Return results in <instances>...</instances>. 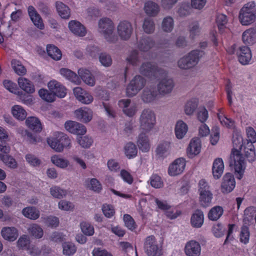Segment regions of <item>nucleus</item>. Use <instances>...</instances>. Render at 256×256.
Returning a JSON list of instances; mask_svg holds the SVG:
<instances>
[{"label": "nucleus", "mask_w": 256, "mask_h": 256, "mask_svg": "<svg viewBox=\"0 0 256 256\" xmlns=\"http://www.w3.org/2000/svg\"><path fill=\"white\" fill-rule=\"evenodd\" d=\"M154 46V42L149 38H144L138 42V48L141 52H147Z\"/></svg>", "instance_id": "nucleus-45"}, {"label": "nucleus", "mask_w": 256, "mask_h": 256, "mask_svg": "<svg viewBox=\"0 0 256 256\" xmlns=\"http://www.w3.org/2000/svg\"><path fill=\"white\" fill-rule=\"evenodd\" d=\"M144 83L145 80L142 76H135L127 87V96H132L136 94L144 86Z\"/></svg>", "instance_id": "nucleus-11"}, {"label": "nucleus", "mask_w": 256, "mask_h": 256, "mask_svg": "<svg viewBox=\"0 0 256 256\" xmlns=\"http://www.w3.org/2000/svg\"><path fill=\"white\" fill-rule=\"evenodd\" d=\"M0 160L10 168L14 169L18 167L16 160L10 155L4 156L0 154Z\"/></svg>", "instance_id": "nucleus-50"}, {"label": "nucleus", "mask_w": 256, "mask_h": 256, "mask_svg": "<svg viewBox=\"0 0 256 256\" xmlns=\"http://www.w3.org/2000/svg\"><path fill=\"white\" fill-rule=\"evenodd\" d=\"M26 125L30 130L36 132H40L42 129L40 120L35 116H29L26 120Z\"/></svg>", "instance_id": "nucleus-30"}, {"label": "nucleus", "mask_w": 256, "mask_h": 256, "mask_svg": "<svg viewBox=\"0 0 256 256\" xmlns=\"http://www.w3.org/2000/svg\"><path fill=\"white\" fill-rule=\"evenodd\" d=\"M28 233L36 238H40L44 235V231L40 226L34 224L30 226L28 228Z\"/></svg>", "instance_id": "nucleus-43"}, {"label": "nucleus", "mask_w": 256, "mask_h": 256, "mask_svg": "<svg viewBox=\"0 0 256 256\" xmlns=\"http://www.w3.org/2000/svg\"><path fill=\"white\" fill-rule=\"evenodd\" d=\"M0 234L4 240L8 242H14L18 236V230L14 226H4L2 228Z\"/></svg>", "instance_id": "nucleus-20"}, {"label": "nucleus", "mask_w": 256, "mask_h": 256, "mask_svg": "<svg viewBox=\"0 0 256 256\" xmlns=\"http://www.w3.org/2000/svg\"><path fill=\"white\" fill-rule=\"evenodd\" d=\"M184 252L187 256H200L201 246L200 243L194 240L188 242L184 246Z\"/></svg>", "instance_id": "nucleus-17"}, {"label": "nucleus", "mask_w": 256, "mask_h": 256, "mask_svg": "<svg viewBox=\"0 0 256 256\" xmlns=\"http://www.w3.org/2000/svg\"><path fill=\"white\" fill-rule=\"evenodd\" d=\"M156 124V116L154 112L150 110H144L139 118L140 132H150Z\"/></svg>", "instance_id": "nucleus-3"}, {"label": "nucleus", "mask_w": 256, "mask_h": 256, "mask_svg": "<svg viewBox=\"0 0 256 256\" xmlns=\"http://www.w3.org/2000/svg\"><path fill=\"white\" fill-rule=\"evenodd\" d=\"M239 20L242 26L253 24L256 20V5L254 2L246 4L239 13Z\"/></svg>", "instance_id": "nucleus-4"}, {"label": "nucleus", "mask_w": 256, "mask_h": 256, "mask_svg": "<svg viewBox=\"0 0 256 256\" xmlns=\"http://www.w3.org/2000/svg\"><path fill=\"white\" fill-rule=\"evenodd\" d=\"M224 212L223 208L220 206L212 208L208 214V218L210 220H216L222 216Z\"/></svg>", "instance_id": "nucleus-49"}, {"label": "nucleus", "mask_w": 256, "mask_h": 256, "mask_svg": "<svg viewBox=\"0 0 256 256\" xmlns=\"http://www.w3.org/2000/svg\"><path fill=\"white\" fill-rule=\"evenodd\" d=\"M28 11L30 20L34 25L39 29L43 30L44 26L42 20L34 8L32 6H29L28 8Z\"/></svg>", "instance_id": "nucleus-25"}, {"label": "nucleus", "mask_w": 256, "mask_h": 256, "mask_svg": "<svg viewBox=\"0 0 256 256\" xmlns=\"http://www.w3.org/2000/svg\"><path fill=\"white\" fill-rule=\"evenodd\" d=\"M144 10L146 13L150 16H156L160 10L158 5L152 1H148L144 4Z\"/></svg>", "instance_id": "nucleus-40"}, {"label": "nucleus", "mask_w": 256, "mask_h": 256, "mask_svg": "<svg viewBox=\"0 0 256 256\" xmlns=\"http://www.w3.org/2000/svg\"><path fill=\"white\" fill-rule=\"evenodd\" d=\"M76 118L84 122H90L93 116V112L90 108L85 107L78 108L74 111Z\"/></svg>", "instance_id": "nucleus-19"}, {"label": "nucleus", "mask_w": 256, "mask_h": 256, "mask_svg": "<svg viewBox=\"0 0 256 256\" xmlns=\"http://www.w3.org/2000/svg\"><path fill=\"white\" fill-rule=\"evenodd\" d=\"M16 95L18 96L17 100L26 106H32L34 103V99L31 95L26 94L21 91L18 92Z\"/></svg>", "instance_id": "nucleus-46"}, {"label": "nucleus", "mask_w": 256, "mask_h": 256, "mask_svg": "<svg viewBox=\"0 0 256 256\" xmlns=\"http://www.w3.org/2000/svg\"><path fill=\"white\" fill-rule=\"evenodd\" d=\"M78 74L79 78L80 77L84 82L87 85L92 86L95 84V78L89 70L84 68H80L78 69Z\"/></svg>", "instance_id": "nucleus-28"}, {"label": "nucleus", "mask_w": 256, "mask_h": 256, "mask_svg": "<svg viewBox=\"0 0 256 256\" xmlns=\"http://www.w3.org/2000/svg\"><path fill=\"white\" fill-rule=\"evenodd\" d=\"M58 208L63 211L70 212L74 210V205L68 200H63L58 202Z\"/></svg>", "instance_id": "nucleus-58"}, {"label": "nucleus", "mask_w": 256, "mask_h": 256, "mask_svg": "<svg viewBox=\"0 0 256 256\" xmlns=\"http://www.w3.org/2000/svg\"><path fill=\"white\" fill-rule=\"evenodd\" d=\"M25 158L26 162L32 166H38L41 164L40 160L34 154H28L26 155Z\"/></svg>", "instance_id": "nucleus-63"}, {"label": "nucleus", "mask_w": 256, "mask_h": 256, "mask_svg": "<svg viewBox=\"0 0 256 256\" xmlns=\"http://www.w3.org/2000/svg\"><path fill=\"white\" fill-rule=\"evenodd\" d=\"M188 130V126L182 120H178L175 125L174 134L178 140L182 139L186 135Z\"/></svg>", "instance_id": "nucleus-33"}, {"label": "nucleus", "mask_w": 256, "mask_h": 256, "mask_svg": "<svg viewBox=\"0 0 256 256\" xmlns=\"http://www.w3.org/2000/svg\"><path fill=\"white\" fill-rule=\"evenodd\" d=\"M118 106L122 108L123 112L128 116H134L136 111V106L134 104H131L128 99L120 100L118 103Z\"/></svg>", "instance_id": "nucleus-18"}, {"label": "nucleus", "mask_w": 256, "mask_h": 256, "mask_svg": "<svg viewBox=\"0 0 256 256\" xmlns=\"http://www.w3.org/2000/svg\"><path fill=\"white\" fill-rule=\"evenodd\" d=\"M102 211L104 216L107 218H112L115 214L114 206L110 204H105L102 206Z\"/></svg>", "instance_id": "nucleus-62"}, {"label": "nucleus", "mask_w": 256, "mask_h": 256, "mask_svg": "<svg viewBox=\"0 0 256 256\" xmlns=\"http://www.w3.org/2000/svg\"><path fill=\"white\" fill-rule=\"evenodd\" d=\"M85 186L96 193H100L102 190L100 182L96 178H87L84 182Z\"/></svg>", "instance_id": "nucleus-35"}, {"label": "nucleus", "mask_w": 256, "mask_h": 256, "mask_svg": "<svg viewBox=\"0 0 256 256\" xmlns=\"http://www.w3.org/2000/svg\"><path fill=\"white\" fill-rule=\"evenodd\" d=\"M140 72L150 78H162L158 85V90L160 94L164 95L172 91L174 88L173 80L166 76V73L162 68L150 63L144 62L140 66Z\"/></svg>", "instance_id": "nucleus-2"}, {"label": "nucleus", "mask_w": 256, "mask_h": 256, "mask_svg": "<svg viewBox=\"0 0 256 256\" xmlns=\"http://www.w3.org/2000/svg\"><path fill=\"white\" fill-rule=\"evenodd\" d=\"M220 128L217 126H213L210 134V142L213 145H216L220 140Z\"/></svg>", "instance_id": "nucleus-60"}, {"label": "nucleus", "mask_w": 256, "mask_h": 256, "mask_svg": "<svg viewBox=\"0 0 256 256\" xmlns=\"http://www.w3.org/2000/svg\"><path fill=\"white\" fill-rule=\"evenodd\" d=\"M62 252L64 255L70 256L74 254L76 250L75 244L71 242H65L62 244Z\"/></svg>", "instance_id": "nucleus-53"}, {"label": "nucleus", "mask_w": 256, "mask_h": 256, "mask_svg": "<svg viewBox=\"0 0 256 256\" xmlns=\"http://www.w3.org/2000/svg\"><path fill=\"white\" fill-rule=\"evenodd\" d=\"M202 148V142L197 137L192 138L186 148V154L190 158H192L198 155Z\"/></svg>", "instance_id": "nucleus-16"}, {"label": "nucleus", "mask_w": 256, "mask_h": 256, "mask_svg": "<svg viewBox=\"0 0 256 256\" xmlns=\"http://www.w3.org/2000/svg\"><path fill=\"white\" fill-rule=\"evenodd\" d=\"M124 152L126 156L129 158L135 156L137 154V148L135 144L132 143H128L124 147Z\"/></svg>", "instance_id": "nucleus-61"}, {"label": "nucleus", "mask_w": 256, "mask_h": 256, "mask_svg": "<svg viewBox=\"0 0 256 256\" xmlns=\"http://www.w3.org/2000/svg\"><path fill=\"white\" fill-rule=\"evenodd\" d=\"M224 166L223 160L220 158H215L212 166V173L214 179L218 180L224 173Z\"/></svg>", "instance_id": "nucleus-22"}, {"label": "nucleus", "mask_w": 256, "mask_h": 256, "mask_svg": "<svg viewBox=\"0 0 256 256\" xmlns=\"http://www.w3.org/2000/svg\"><path fill=\"white\" fill-rule=\"evenodd\" d=\"M18 83L19 87L25 92L32 94L35 92V87L32 82L28 79L20 77L18 80Z\"/></svg>", "instance_id": "nucleus-26"}, {"label": "nucleus", "mask_w": 256, "mask_h": 256, "mask_svg": "<svg viewBox=\"0 0 256 256\" xmlns=\"http://www.w3.org/2000/svg\"><path fill=\"white\" fill-rule=\"evenodd\" d=\"M22 214L26 218L36 220L40 216V211L34 206H28L22 210Z\"/></svg>", "instance_id": "nucleus-39"}, {"label": "nucleus", "mask_w": 256, "mask_h": 256, "mask_svg": "<svg viewBox=\"0 0 256 256\" xmlns=\"http://www.w3.org/2000/svg\"><path fill=\"white\" fill-rule=\"evenodd\" d=\"M80 226L81 231L84 235L92 236L94 234V228L90 222L82 221L80 223Z\"/></svg>", "instance_id": "nucleus-51"}, {"label": "nucleus", "mask_w": 256, "mask_h": 256, "mask_svg": "<svg viewBox=\"0 0 256 256\" xmlns=\"http://www.w3.org/2000/svg\"><path fill=\"white\" fill-rule=\"evenodd\" d=\"M145 252L148 256H162V248L153 236H148L144 243Z\"/></svg>", "instance_id": "nucleus-7"}, {"label": "nucleus", "mask_w": 256, "mask_h": 256, "mask_svg": "<svg viewBox=\"0 0 256 256\" xmlns=\"http://www.w3.org/2000/svg\"><path fill=\"white\" fill-rule=\"evenodd\" d=\"M238 55L240 62L243 65L249 64L252 60V52L248 46L240 47L238 52Z\"/></svg>", "instance_id": "nucleus-21"}, {"label": "nucleus", "mask_w": 256, "mask_h": 256, "mask_svg": "<svg viewBox=\"0 0 256 256\" xmlns=\"http://www.w3.org/2000/svg\"><path fill=\"white\" fill-rule=\"evenodd\" d=\"M198 192L201 204L204 207L208 206L212 199V194L210 190V186L208 182L205 180L202 179L199 181Z\"/></svg>", "instance_id": "nucleus-6"}, {"label": "nucleus", "mask_w": 256, "mask_h": 256, "mask_svg": "<svg viewBox=\"0 0 256 256\" xmlns=\"http://www.w3.org/2000/svg\"><path fill=\"white\" fill-rule=\"evenodd\" d=\"M12 32L10 26L7 24L0 26V44H2L4 40L11 35Z\"/></svg>", "instance_id": "nucleus-55"}, {"label": "nucleus", "mask_w": 256, "mask_h": 256, "mask_svg": "<svg viewBox=\"0 0 256 256\" xmlns=\"http://www.w3.org/2000/svg\"><path fill=\"white\" fill-rule=\"evenodd\" d=\"M60 74L66 80L76 84H80L81 80L74 72L66 68H62L59 70Z\"/></svg>", "instance_id": "nucleus-23"}, {"label": "nucleus", "mask_w": 256, "mask_h": 256, "mask_svg": "<svg viewBox=\"0 0 256 256\" xmlns=\"http://www.w3.org/2000/svg\"><path fill=\"white\" fill-rule=\"evenodd\" d=\"M50 160L56 166L62 169H68L71 167L69 160L61 155L54 154L52 156Z\"/></svg>", "instance_id": "nucleus-24"}, {"label": "nucleus", "mask_w": 256, "mask_h": 256, "mask_svg": "<svg viewBox=\"0 0 256 256\" xmlns=\"http://www.w3.org/2000/svg\"><path fill=\"white\" fill-rule=\"evenodd\" d=\"M31 246L30 238L26 234L22 236L17 241L18 247L22 250H28Z\"/></svg>", "instance_id": "nucleus-52"}, {"label": "nucleus", "mask_w": 256, "mask_h": 256, "mask_svg": "<svg viewBox=\"0 0 256 256\" xmlns=\"http://www.w3.org/2000/svg\"><path fill=\"white\" fill-rule=\"evenodd\" d=\"M204 54L202 51L193 50L188 55L181 58L178 62V66L183 69L190 68L195 66L200 58Z\"/></svg>", "instance_id": "nucleus-8"}, {"label": "nucleus", "mask_w": 256, "mask_h": 256, "mask_svg": "<svg viewBox=\"0 0 256 256\" xmlns=\"http://www.w3.org/2000/svg\"><path fill=\"white\" fill-rule=\"evenodd\" d=\"M38 93L40 98L46 102H52L56 100L54 94L49 90L41 88L38 90Z\"/></svg>", "instance_id": "nucleus-48"}, {"label": "nucleus", "mask_w": 256, "mask_h": 256, "mask_svg": "<svg viewBox=\"0 0 256 256\" xmlns=\"http://www.w3.org/2000/svg\"><path fill=\"white\" fill-rule=\"evenodd\" d=\"M70 30L76 35L84 36L86 34V30L84 26L79 22L71 20L68 23Z\"/></svg>", "instance_id": "nucleus-34"}, {"label": "nucleus", "mask_w": 256, "mask_h": 256, "mask_svg": "<svg viewBox=\"0 0 256 256\" xmlns=\"http://www.w3.org/2000/svg\"><path fill=\"white\" fill-rule=\"evenodd\" d=\"M148 133L140 132L138 138V146L142 152H147L150 149V140L146 134Z\"/></svg>", "instance_id": "nucleus-29"}, {"label": "nucleus", "mask_w": 256, "mask_h": 256, "mask_svg": "<svg viewBox=\"0 0 256 256\" xmlns=\"http://www.w3.org/2000/svg\"><path fill=\"white\" fill-rule=\"evenodd\" d=\"M246 138L244 139V142H250L252 144L256 142V132L253 128L251 126L246 128Z\"/></svg>", "instance_id": "nucleus-56"}, {"label": "nucleus", "mask_w": 256, "mask_h": 256, "mask_svg": "<svg viewBox=\"0 0 256 256\" xmlns=\"http://www.w3.org/2000/svg\"><path fill=\"white\" fill-rule=\"evenodd\" d=\"M232 149L230 156V166L234 170L236 178L241 180L244 175L246 164L241 152L248 160L252 162L256 158V149L254 144L244 142L241 132L235 131L233 134Z\"/></svg>", "instance_id": "nucleus-1"}, {"label": "nucleus", "mask_w": 256, "mask_h": 256, "mask_svg": "<svg viewBox=\"0 0 256 256\" xmlns=\"http://www.w3.org/2000/svg\"><path fill=\"white\" fill-rule=\"evenodd\" d=\"M50 194L54 198L60 199L68 195V191L58 186H54L50 188Z\"/></svg>", "instance_id": "nucleus-47"}, {"label": "nucleus", "mask_w": 256, "mask_h": 256, "mask_svg": "<svg viewBox=\"0 0 256 256\" xmlns=\"http://www.w3.org/2000/svg\"><path fill=\"white\" fill-rule=\"evenodd\" d=\"M242 42L246 45H252L256 42V30L249 28L244 31L242 34Z\"/></svg>", "instance_id": "nucleus-27"}, {"label": "nucleus", "mask_w": 256, "mask_h": 256, "mask_svg": "<svg viewBox=\"0 0 256 256\" xmlns=\"http://www.w3.org/2000/svg\"><path fill=\"white\" fill-rule=\"evenodd\" d=\"M48 90L52 92L54 97L59 98H64L67 94L66 88L60 82L52 80H50L47 84Z\"/></svg>", "instance_id": "nucleus-10"}, {"label": "nucleus", "mask_w": 256, "mask_h": 256, "mask_svg": "<svg viewBox=\"0 0 256 256\" xmlns=\"http://www.w3.org/2000/svg\"><path fill=\"white\" fill-rule=\"evenodd\" d=\"M158 96V92L155 88H146L143 92L142 99L146 102H151L156 100Z\"/></svg>", "instance_id": "nucleus-36"}, {"label": "nucleus", "mask_w": 256, "mask_h": 256, "mask_svg": "<svg viewBox=\"0 0 256 256\" xmlns=\"http://www.w3.org/2000/svg\"><path fill=\"white\" fill-rule=\"evenodd\" d=\"M62 136V132H56L52 136L47 138L48 146L58 152H63V146L61 143Z\"/></svg>", "instance_id": "nucleus-13"}, {"label": "nucleus", "mask_w": 256, "mask_h": 256, "mask_svg": "<svg viewBox=\"0 0 256 256\" xmlns=\"http://www.w3.org/2000/svg\"><path fill=\"white\" fill-rule=\"evenodd\" d=\"M56 11L60 16L63 19H68L70 16V10L69 7L61 2H56Z\"/></svg>", "instance_id": "nucleus-38"}, {"label": "nucleus", "mask_w": 256, "mask_h": 256, "mask_svg": "<svg viewBox=\"0 0 256 256\" xmlns=\"http://www.w3.org/2000/svg\"><path fill=\"white\" fill-rule=\"evenodd\" d=\"M11 114L16 119L20 121L24 120L27 116V112L24 108L18 104L12 107Z\"/></svg>", "instance_id": "nucleus-37"}, {"label": "nucleus", "mask_w": 256, "mask_h": 256, "mask_svg": "<svg viewBox=\"0 0 256 256\" xmlns=\"http://www.w3.org/2000/svg\"><path fill=\"white\" fill-rule=\"evenodd\" d=\"M117 32L121 39L127 40L130 38L132 34V26L127 21L121 22L117 26Z\"/></svg>", "instance_id": "nucleus-14"}, {"label": "nucleus", "mask_w": 256, "mask_h": 256, "mask_svg": "<svg viewBox=\"0 0 256 256\" xmlns=\"http://www.w3.org/2000/svg\"><path fill=\"white\" fill-rule=\"evenodd\" d=\"M204 222V214L200 210H196L192 215L190 224L194 228H200Z\"/></svg>", "instance_id": "nucleus-32"}, {"label": "nucleus", "mask_w": 256, "mask_h": 256, "mask_svg": "<svg viewBox=\"0 0 256 256\" xmlns=\"http://www.w3.org/2000/svg\"><path fill=\"white\" fill-rule=\"evenodd\" d=\"M154 24L152 20L149 18L144 20L142 28L145 32L151 34L154 32Z\"/></svg>", "instance_id": "nucleus-64"}, {"label": "nucleus", "mask_w": 256, "mask_h": 256, "mask_svg": "<svg viewBox=\"0 0 256 256\" xmlns=\"http://www.w3.org/2000/svg\"><path fill=\"white\" fill-rule=\"evenodd\" d=\"M217 116L220 124L222 126L228 128H232L234 126V122L225 116L224 110L222 108H219L218 110Z\"/></svg>", "instance_id": "nucleus-42"}, {"label": "nucleus", "mask_w": 256, "mask_h": 256, "mask_svg": "<svg viewBox=\"0 0 256 256\" xmlns=\"http://www.w3.org/2000/svg\"><path fill=\"white\" fill-rule=\"evenodd\" d=\"M12 66L14 72L19 76H24L26 72V68L22 63L16 60L12 61Z\"/></svg>", "instance_id": "nucleus-54"}, {"label": "nucleus", "mask_w": 256, "mask_h": 256, "mask_svg": "<svg viewBox=\"0 0 256 256\" xmlns=\"http://www.w3.org/2000/svg\"><path fill=\"white\" fill-rule=\"evenodd\" d=\"M174 26L173 19L171 17L168 16L164 18L162 24V28L164 32H170L172 30Z\"/></svg>", "instance_id": "nucleus-57"}, {"label": "nucleus", "mask_w": 256, "mask_h": 256, "mask_svg": "<svg viewBox=\"0 0 256 256\" xmlns=\"http://www.w3.org/2000/svg\"><path fill=\"white\" fill-rule=\"evenodd\" d=\"M150 186L155 188H160L164 186L161 178L157 174H152L149 180Z\"/></svg>", "instance_id": "nucleus-59"}, {"label": "nucleus", "mask_w": 256, "mask_h": 256, "mask_svg": "<svg viewBox=\"0 0 256 256\" xmlns=\"http://www.w3.org/2000/svg\"><path fill=\"white\" fill-rule=\"evenodd\" d=\"M186 166V160L180 158L175 160L168 166V172L171 176H175L182 174Z\"/></svg>", "instance_id": "nucleus-9"}, {"label": "nucleus", "mask_w": 256, "mask_h": 256, "mask_svg": "<svg viewBox=\"0 0 256 256\" xmlns=\"http://www.w3.org/2000/svg\"><path fill=\"white\" fill-rule=\"evenodd\" d=\"M64 128L68 132L78 136L84 135L86 132L84 126L74 121H67L65 122Z\"/></svg>", "instance_id": "nucleus-15"}, {"label": "nucleus", "mask_w": 256, "mask_h": 256, "mask_svg": "<svg viewBox=\"0 0 256 256\" xmlns=\"http://www.w3.org/2000/svg\"><path fill=\"white\" fill-rule=\"evenodd\" d=\"M46 51L48 55L54 60H60L62 58L60 50L54 45L48 44L46 46Z\"/></svg>", "instance_id": "nucleus-44"}, {"label": "nucleus", "mask_w": 256, "mask_h": 256, "mask_svg": "<svg viewBox=\"0 0 256 256\" xmlns=\"http://www.w3.org/2000/svg\"><path fill=\"white\" fill-rule=\"evenodd\" d=\"M198 104V100L196 98H192L188 100L184 108L185 114L188 116L192 115L197 108Z\"/></svg>", "instance_id": "nucleus-41"}, {"label": "nucleus", "mask_w": 256, "mask_h": 256, "mask_svg": "<svg viewBox=\"0 0 256 256\" xmlns=\"http://www.w3.org/2000/svg\"><path fill=\"white\" fill-rule=\"evenodd\" d=\"M114 26L112 22L108 18H101L98 22V32L102 34L107 42L115 43L118 36L114 33Z\"/></svg>", "instance_id": "nucleus-5"}, {"label": "nucleus", "mask_w": 256, "mask_h": 256, "mask_svg": "<svg viewBox=\"0 0 256 256\" xmlns=\"http://www.w3.org/2000/svg\"><path fill=\"white\" fill-rule=\"evenodd\" d=\"M171 149V144L168 141L160 142L156 150V156L158 158H164L169 154Z\"/></svg>", "instance_id": "nucleus-31"}, {"label": "nucleus", "mask_w": 256, "mask_h": 256, "mask_svg": "<svg viewBox=\"0 0 256 256\" xmlns=\"http://www.w3.org/2000/svg\"><path fill=\"white\" fill-rule=\"evenodd\" d=\"M236 186V180L234 175L230 173H226L222 178L221 184V192L227 194L232 192Z\"/></svg>", "instance_id": "nucleus-12"}]
</instances>
